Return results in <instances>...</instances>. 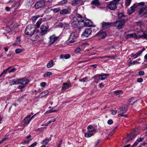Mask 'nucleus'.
Wrapping results in <instances>:
<instances>
[{
    "mask_svg": "<svg viewBox=\"0 0 147 147\" xmlns=\"http://www.w3.org/2000/svg\"><path fill=\"white\" fill-rule=\"evenodd\" d=\"M126 38L127 39L129 38H134L135 39L138 40L140 38L142 39H147V34H144L142 35H139L138 36L136 33L127 34L126 36Z\"/></svg>",
    "mask_w": 147,
    "mask_h": 147,
    "instance_id": "obj_1",
    "label": "nucleus"
},
{
    "mask_svg": "<svg viewBox=\"0 0 147 147\" xmlns=\"http://www.w3.org/2000/svg\"><path fill=\"white\" fill-rule=\"evenodd\" d=\"M121 0H113L107 5V8L111 10L114 11L117 8V5Z\"/></svg>",
    "mask_w": 147,
    "mask_h": 147,
    "instance_id": "obj_2",
    "label": "nucleus"
},
{
    "mask_svg": "<svg viewBox=\"0 0 147 147\" xmlns=\"http://www.w3.org/2000/svg\"><path fill=\"white\" fill-rule=\"evenodd\" d=\"M36 28L32 25H28L26 28L25 33L26 35L32 36L35 31Z\"/></svg>",
    "mask_w": 147,
    "mask_h": 147,
    "instance_id": "obj_3",
    "label": "nucleus"
},
{
    "mask_svg": "<svg viewBox=\"0 0 147 147\" xmlns=\"http://www.w3.org/2000/svg\"><path fill=\"white\" fill-rule=\"evenodd\" d=\"M125 20L123 19L117 20L114 22V25L119 29H121L125 23Z\"/></svg>",
    "mask_w": 147,
    "mask_h": 147,
    "instance_id": "obj_4",
    "label": "nucleus"
},
{
    "mask_svg": "<svg viewBox=\"0 0 147 147\" xmlns=\"http://www.w3.org/2000/svg\"><path fill=\"white\" fill-rule=\"evenodd\" d=\"M80 23L81 22L80 21V20H78L77 18L75 17L71 20L70 22V23L71 25L74 28L78 27Z\"/></svg>",
    "mask_w": 147,
    "mask_h": 147,
    "instance_id": "obj_5",
    "label": "nucleus"
},
{
    "mask_svg": "<svg viewBox=\"0 0 147 147\" xmlns=\"http://www.w3.org/2000/svg\"><path fill=\"white\" fill-rule=\"evenodd\" d=\"M119 116L121 117L125 116L126 117H127V116L126 115H124V113H126L127 110V107L126 105H123L121 107L120 109Z\"/></svg>",
    "mask_w": 147,
    "mask_h": 147,
    "instance_id": "obj_6",
    "label": "nucleus"
},
{
    "mask_svg": "<svg viewBox=\"0 0 147 147\" xmlns=\"http://www.w3.org/2000/svg\"><path fill=\"white\" fill-rule=\"evenodd\" d=\"M80 21L82 23H83V24H82L84 25V26L90 27L92 26V22L89 19H80Z\"/></svg>",
    "mask_w": 147,
    "mask_h": 147,
    "instance_id": "obj_7",
    "label": "nucleus"
},
{
    "mask_svg": "<svg viewBox=\"0 0 147 147\" xmlns=\"http://www.w3.org/2000/svg\"><path fill=\"white\" fill-rule=\"evenodd\" d=\"M147 6L142 7L139 10V13L141 16L145 17L147 15Z\"/></svg>",
    "mask_w": 147,
    "mask_h": 147,
    "instance_id": "obj_8",
    "label": "nucleus"
},
{
    "mask_svg": "<svg viewBox=\"0 0 147 147\" xmlns=\"http://www.w3.org/2000/svg\"><path fill=\"white\" fill-rule=\"evenodd\" d=\"M109 76V74H103L101 75L100 74H97L94 77L95 78H98L99 80H103L105 79Z\"/></svg>",
    "mask_w": 147,
    "mask_h": 147,
    "instance_id": "obj_9",
    "label": "nucleus"
},
{
    "mask_svg": "<svg viewBox=\"0 0 147 147\" xmlns=\"http://www.w3.org/2000/svg\"><path fill=\"white\" fill-rule=\"evenodd\" d=\"M77 38V35L74 32H72L69 36L68 39V41L70 42H74L76 41Z\"/></svg>",
    "mask_w": 147,
    "mask_h": 147,
    "instance_id": "obj_10",
    "label": "nucleus"
},
{
    "mask_svg": "<svg viewBox=\"0 0 147 147\" xmlns=\"http://www.w3.org/2000/svg\"><path fill=\"white\" fill-rule=\"evenodd\" d=\"M45 2L44 0L37 1L35 4L34 6L36 9L40 8L45 5Z\"/></svg>",
    "mask_w": 147,
    "mask_h": 147,
    "instance_id": "obj_11",
    "label": "nucleus"
},
{
    "mask_svg": "<svg viewBox=\"0 0 147 147\" xmlns=\"http://www.w3.org/2000/svg\"><path fill=\"white\" fill-rule=\"evenodd\" d=\"M59 38V36H56L55 34L51 36L49 38V44L50 45H52Z\"/></svg>",
    "mask_w": 147,
    "mask_h": 147,
    "instance_id": "obj_12",
    "label": "nucleus"
},
{
    "mask_svg": "<svg viewBox=\"0 0 147 147\" xmlns=\"http://www.w3.org/2000/svg\"><path fill=\"white\" fill-rule=\"evenodd\" d=\"M91 33L92 30L90 28H86L83 32L82 36H83L86 37H88L91 35Z\"/></svg>",
    "mask_w": 147,
    "mask_h": 147,
    "instance_id": "obj_13",
    "label": "nucleus"
},
{
    "mask_svg": "<svg viewBox=\"0 0 147 147\" xmlns=\"http://www.w3.org/2000/svg\"><path fill=\"white\" fill-rule=\"evenodd\" d=\"M19 84L25 85L28 84L30 82L29 80L25 78H18Z\"/></svg>",
    "mask_w": 147,
    "mask_h": 147,
    "instance_id": "obj_14",
    "label": "nucleus"
},
{
    "mask_svg": "<svg viewBox=\"0 0 147 147\" xmlns=\"http://www.w3.org/2000/svg\"><path fill=\"white\" fill-rule=\"evenodd\" d=\"M137 7V6L136 4H134L133 6H131L128 10L127 13L129 15H131L135 11V9Z\"/></svg>",
    "mask_w": 147,
    "mask_h": 147,
    "instance_id": "obj_15",
    "label": "nucleus"
},
{
    "mask_svg": "<svg viewBox=\"0 0 147 147\" xmlns=\"http://www.w3.org/2000/svg\"><path fill=\"white\" fill-rule=\"evenodd\" d=\"M41 33L42 35H44L47 33L48 28L45 26H42L40 28Z\"/></svg>",
    "mask_w": 147,
    "mask_h": 147,
    "instance_id": "obj_16",
    "label": "nucleus"
},
{
    "mask_svg": "<svg viewBox=\"0 0 147 147\" xmlns=\"http://www.w3.org/2000/svg\"><path fill=\"white\" fill-rule=\"evenodd\" d=\"M96 35L97 36H98L100 38L102 39L105 38L107 34L104 32L100 31Z\"/></svg>",
    "mask_w": 147,
    "mask_h": 147,
    "instance_id": "obj_17",
    "label": "nucleus"
},
{
    "mask_svg": "<svg viewBox=\"0 0 147 147\" xmlns=\"http://www.w3.org/2000/svg\"><path fill=\"white\" fill-rule=\"evenodd\" d=\"M136 135L137 134L133 132L129 134L128 135L127 138L128 141L127 142V143L129 141L131 140L133 138L135 137Z\"/></svg>",
    "mask_w": 147,
    "mask_h": 147,
    "instance_id": "obj_18",
    "label": "nucleus"
},
{
    "mask_svg": "<svg viewBox=\"0 0 147 147\" xmlns=\"http://www.w3.org/2000/svg\"><path fill=\"white\" fill-rule=\"evenodd\" d=\"M9 83L11 85L15 84H19L18 78L11 80L9 81Z\"/></svg>",
    "mask_w": 147,
    "mask_h": 147,
    "instance_id": "obj_19",
    "label": "nucleus"
},
{
    "mask_svg": "<svg viewBox=\"0 0 147 147\" xmlns=\"http://www.w3.org/2000/svg\"><path fill=\"white\" fill-rule=\"evenodd\" d=\"M34 116H32L30 118V115H29L27 116L24 119V123L25 124H28L31 120L33 117Z\"/></svg>",
    "mask_w": 147,
    "mask_h": 147,
    "instance_id": "obj_20",
    "label": "nucleus"
},
{
    "mask_svg": "<svg viewBox=\"0 0 147 147\" xmlns=\"http://www.w3.org/2000/svg\"><path fill=\"white\" fill-rule=\"evenodd\" d=\"M111 24L112 23L110 22H105L102 24V27L104 29L108 28L111 26Z\"/></svg>",
    "mask_w": 147,
    "mask_h": 147,
    "instance_id": "obj_21",
    "label": "nucleus"
},
{
    "mask_svg": "<svg viewBox=\"0 0 147 147\" xmlns=\"http://www.w3.org/2000/svg\"><path fill=\"white\" fill-rule=\"evenodd\" d=\"M144 139V138H140L138 139L131 147H134L136 146L139 142H142Z\"/></svg>",
    "mask_w": 147,
    "mask_h": 147,
    "instance_id": "obj_22",
    "label": "nucleus"
},
{
    "mask_svg": "<svg viewBox=\"0 0 147 147\" xmlns=\"http://www.w3.org/2000/svg\"><path fill=\"white\" fill-rule=\"evenodd\" d=\"M70 57V55L69 54H66L65 55L61 54L60 55L59 58L60 59H66L69 58Z\"/></svg>",
    "mask_w": 147,
    "mask_h": 147,
    "instance_id": "obj_23",
    "label": "nucleus"
},
{
    "mask_svg": "<svg viewBox=\"0 0 147 147\" xmlns=\"http://www.w3.org/2000/svg\"><path fill=\"white\" fill-rule=\"evenodd\" d=\"M91 4L95 5L98 7H100V3L98 0H94L91 2Z\"/></svg>",
    "mask_w": 147,
    "mask_h": 147,
    "instance_id": "obj_24",
    "label": "nucleus"
},
{
    "mask_svg": "<svg viewBox=\"0 0 147 147\" xmlns=\"http://www.w3.org/2000/svg\"><path fill=\"white\" fill-rule=\"evenodd\" d=\"M87 129L89 132L92 133H94V129L93 127L91 125H88V127Z\"/></svg>",
    "mask_w": 147,
    "mask_h": 147,
    "instance_id": "obj_25",
    "label": "nucleus"
},
{
    "mask_svg": "<svg viewBox=\"0 0 147 147\" xmlns=\"http://www.w3.org/2000/svg\"><path fill=\"white\" fill-rule=\"evenodd\" d=\"M51 140V138H47L45 140H43V142L42 143V144H44L43 145L46 146L48 143Z\"/></svg>",
    "mask_w": 147,
    "mask_h": 147,
    "instance_id": "obj_26",
    "label": "nucleus"
},
{
    "mask_svg": "<svg viewBox=\"0 0 147 147\" xmlns=\"http://www.w3.org/2000/svg\"><path fill=\"white\" fill-rule=\"evenodd\" d=\"M30 36V39L32 41L36 40L39 37L38 36L35 34H33L32 36Z\"/></svg>",
    "mask_w": 147,
    "mask_h": 147,
    "instance_id": "obj_27",
    "label": "nucleus"
},
{
    "mask_svg": "<svg viewBox=\"0 0 147 147\" xmlns=\"http://www.w3.org/2000/svg\"><path fill=\"white\" fill-rule=\"evenodd\" d=\"M70 86V84L64 83L63 85L62 89V90H65L69 88Z\"/></svg>",
    "mask_w": 147,
    "mask_h": 147,
    "instance_id": "obj_28",
    "label": "nucleus"
},
{
    "mask_svg": "<svg viewBox=\"0 0 147 147\" xmlns=\"http://www.w3.org/2000/svg\"><path fill=\"white\" fill-rule=\"evenodd\" d=\"M69 12L68 10L67 9H64L61 10L60 12L61 15H64L68 13Z\"/></svg>",
    "mask_w": 147,
    "mask_h": 147,
    "instance_id": "obj_29",
    "label": "nucleus"
},
{
    "mask_svg": "<svg viewBox=\"0 0 147 147\" xmlns=\"http://www.w3.org/2000/svg\"><path fill=\"white\" fill-rule=\"evenodd\" d=\"M54 65V63L53 60L50 61L47 64V67L48 68L51 67Z\"/></svg>",
    "mask_w": 147,
    "mask_h": 147,
    "instance_id": "obj_30",
    "label": "nucleus"
},
{
    "mask_svg": "<svg viewBox=\"0 0 147 147\" xmlns=\"http://www.w3.org/2000/svg\"><path fill=\"white\" fill-rule=\"evenodd\" d=\"M49 91L47 90H45L42 92L40 94V96L42 97L46 96L49 93Z\"/></svg>",
    "mask_w": 147,
    "mask_h": 147,
    "instance_id": "obj_31",
    "label": "nucleus"
},
{
    "mask_svg": "<svg viewBox=\"0 0 147 147\" xmlns=\"http://www.w3.org/2000/svg\"><path fill=\"white\" fill-rule=\"evenodd\" d=\"M114 92L117 97H120L119 94L122 93V91L121 90H117L115 91Z\"/></svg>",
    "mask_w": 147,
    "mask_h": 147,
    "instance_id": "obj_32",
    "label": "nucleus"
},
{
    "mask_svg": "<svg viewBox=\"0 0 147 147\" xmlns=\"http://www.w3.org/2000/svg\"><path fill=\"white\" fill-rule=\"evenodd\" d=\"M140 62H138L137 60H135L133 61H131L129 63V66H130L132 65H134L136 63L139 64Z\"/></svg>",
    "mask_w": 147,
    "mask_h": 147,
    "instance_id": "obj_33",
    "label": "nucleus"
},
{
    "mask_svg": "<svg viewBox=\"0 0 147 147\" xmlns=\"http://www.w3.org/2000/svg\"><path fill=\"white\" fill-rule=\"evenodd\" d=\"M94 134V133H92L88 131V132H86L85 134V136L86 138H89L91 137Z\"/></svg>",
    "mask_w": 147,
    "mask_h": 147,
    "instance_id": "obj_34",
    "label": "nucleus"
},
{
    "mask_svg": "<svg viewBox=\"0 0 147 147\" xmlns=\"http://www.w3.org/2000/svg\"><path fill=\"white\" fill-rule=\"evenodd\" d=\"M52 75V73L51 72H46L44 74V76L45 77H49L50 76Z\"/></svg>",
    "mask_w": 147,
    "mask_h": 147,
    "instance_id": "obj_35",
    "label": "nucleus"
},
{
    "mask_svg": "<svg viewBox=\"0 0 147 147\" xmlns=\"http://www.w3.org/2000/svg\"><path fill=\"white\" fill-rule=\"evenodd\" d=\"M58 110V109H52L50 110H48L45 113H51L52 112H54L57 111Z\"/></svg>",
    "mask_w": 147,
    "mask_h": 147,
    "instance_id": "obj_36",
    "label": "nucleus"
},
{
    "mask_svg": "<svg viewBox=\"0 0 147 147\" xmlns=\"http://www.w3.org/2000/svg\"><path fill=\"white\" fill-rule=\"evenodd\" d=\"M131 0H126L125 4L126 7H128L130 5Z\"/></svg>",
    "mask_w": 147,
    "mask_h": 147,
    "instance_id": "obj_37",
    "label": "nucleus"
},
{
    "mask_svg": "<svg viewBox=\"0 0 147 147\" xmlns=\"http://www.w3.org/2000/svg\"><path fill=\"white\" fill-rule=\"evenodd\" d=\"M42 22V20L41 19H39L36 23V26L37 28H39Z\"/></svg>",
    "mask_w": 147,
    "mask_h": 147,
    "instance_id": "obj_38",
    "label": "nucleus"
},
{
    "mask_svg": "<svg viewBox=\"0 0 147 147\" xmlns=\"http://www.w3.org/2000/svg\"><path fill=\"white\" fill-rule=\"evenodd\" d=\"M80 2V0H74L73 3H72L73 5H76Z\"/></svg>",
    "mask_w": 147,
    "mask_h": 147,
    "instance_id": "obj_39",
    "label": "nucleus"
},
{
    "mask_svg": "<svg viewBox=\"0 0 147 147\" xmlns=\"http://www.w3.org/2000/svg\"><path fill=\"white\" fill-rule=\"evenodd\" d=\"M9 138L8 136L6 135L0 141V144L5 141Z\"/></svg>",
    "mask_w": 147,
    "mask_h": 147,
    "instance_id": "obj_40",
    "label": "nucleus"
},
{
    "mask_svg": "<svg viewBox=\"0 0 147 147\" xmlns=\"http://www.w3.org/2000/svg\"><path fill=\"white\" fill-rule=\"evenodd\" d=\"M40 16H39L33 17L32 19L33 22H35L37 19Z\"/></svg>",
    "mask_w": 147,
    "mask_h": 147,
    "instance_id": "obj_41",
    "label": "nucleus"
},
{
    "mask_svg": "<svg viewBox=\"0 0 147 147\" xmlns=\"http://www.w3.org/2000/svg\"><path fill=\"white\" fill-rule=\"evenodd\" d=\"M76 16L78 17V18H80L81 19H84L85 18V16H82L81 15L77 13L76 14Z\"/></svg>",
    "mask_w": 147,
    "mask_h": 147,
    "instance_id": "obj_42",
    "label": "nucleus"
},
{
    "mask_svg": "<svg viewBox=\"0 0 147 147\" xmlns=\"http://www.w3.org/2000/svg\"><path fill=\"white\" fill-rule=\"evenodd\" d=\"M22 51V50L20 49H17L15 50V52L16 53L18 54L21 53Z\"/></svg>",
    "mask_w": 147,
    "mask_h": 147,
    "instance_id": "obj_43",
    "label": "nucleus"
},
{
    "mask_svg": "<svg viewBox=\"0 0 147 147\" xmlns=\"http://www.w3.org/2000/svg\"><path fill=\"white\" fill-rule=\"evenodd\" d=\"M81 48H80V47H78L77 48H76L75 49V52L76 53H79L80 51Z\"/></svg>",
    "mask_w": 147,
    "mask_h": 147,
    "instance_id": "obj_44",
    "label": "nucleus"
},
{
    "mask_svg": "<svg viewBox=\"0 0 147 147\" xmlns=\"http://www.w3.org/2000/svg\"><path fill=\"white\" fill-rule=\"evenodd\" d=\"M137 6H144L145 5V3L144 2H142L136 4Z\"/></svg>",
    "mask_w": 147,
    "mask_h": 147,
    "instance_id": "obj_45",
    "label": "nucleus"
},
{
    "mask_svg": "<svg viewBox=\"0 0 147 147\" xmlns=\"http://www.w3.org/2000/svg\"><path fill=\"white\" fill-rule=\"evenodd\" d=\"M60 11V9L59 8H54L53 9V12L55 13H57Z\"/></svg>",
    "mask_w": 147,
    "mask_h": 147,
    "instance_id": "obj_46",
    "label": "nucleus"
},
{
    "mask_svg": "<svg viewBox=\"0 0 147 147\" xmlns=\"http://www.w3.org/2000/svg\"><path fill=\"white\" fill-rule=\"evenodd\" d=\"M20 41V39L19 38H18L17 40L16 41V42L14 43H13V45L15 46L17 45H18V43Z\"/></svg>",
    "mask_w": 147,
    "mask_h": 147,
    "instance_id": "obj_47",
    "label": "nucleus"
},
{
    "mask_svg": "<svg viewBox=\"0 0 147 147\" xmlns=\"http://www.w3.org/2000/svg\"><path fill=\"white\" fill-rule=\"evenodd\" d=\"M118 16L119 18H121L122 17H125V16L123 14L121 13H119Z\"/></svg>",
    "mask_w": 147,
    "mask_h": 147,
    "instance_id": "obj_48",
    "label": "nucleus"
},
{
    "mask_svg": "<svg viewBox=\"0 0 147 147\" xmlns=\"http://www.w3.org/2000/svg\"><path fill=\"white\" fill-rule=\"evenodd\" d=\"M142 52H140L139 53L138 52L136 54V56L135 57L134 59H136V58H137V57L140 56H141V55L142 54Z\"/></svg>",
    "mask_w": 147,
    "mask_h": 147,
    "instance_id": "obj_49",
    "label": "nucleus"
},
{
    "mask_svg": "<svg viewBox=\"0 0 147 147\" xmlns=\"http://www.w3.org/2000/svg\"><path fill=\"white\" fill-rule=\"evenodd\" d=\"M80 47L82 49H83L85 48V44L84 43H82L80 45Z\"/></svg>",
    "mask_w": 147,
    "mask_h": 147,
    "instance_id": "obj_50",
    "label": "nucleus"
},
{
    "mask_svg": "<svg viewBox=\"0 0 147 147\" xmlns=\"http://www.w3.org/2000/svg\"><path fill=\"white\" fill-rule=\"evenodd\" d=\"M67 0H63V1L60 2V4L61 5H63L64 4L67 3Z\"/></svg>",
    "mask_w": 147,
    "mask_h": 147,
    "instance_id": "obj_51",
    "label": "nucleus"
},
{
    "mask_svg": "<svg viewBox=\"0 0 147 147\" xmlns=\"http://www.w3.org/2000/svg\"><path fill=\"white\" fill-rule=\"evenodd\" d=\"M88 79L87 77H85L84 78L82 79H81L80 80V81L81 82H85L86 81V80Z\"/></svg>",
    "mask_w": 147,
    "mask_h": 147,
    "instance_id": "obj_52",
    "label": "nucleus"
},
{
    "mask_svg": "<svg viewBox=\"0 0 147 147\" xmlns=\"http://www.w3.org/2000/svg\"><path fill=\"white\" fill-rule=\"evenodd\" d=\"M20 5V4L19 3H17L14 5V7L16 8L17 9L19 7Z\"/></svg>",
    "mask_w": 147,
    "mask_h": 147,
    "instance_id": "obj_53",
    "label": "nucleus"
},
{
    "mask_svg": "<svg viewBox=\"0 0 147 147\" xmlns=\"http://www.w3.org/2000/svg\"><path fill=\"white\" fill-rule=\"evenodd\" d=\"M16 70V69L15 68H13L10 70L8 71V73H10L11 72H13Z\"/></svg>",
    "mask_w": 147,
    "mask_h": 147,
    "instance_id": "obj_54",
    "label": "nucleus"
},
{
    "mask_svg": "<svg viewBox=\"0 0 147 147\" xmlns=\"http://www.w3.org/2000/svg\"><path fill=\"white\" fill-rule=\"evenodd\" d=\"M113 121L112 119H109L107 121V123L109 125H111L113 124Z\"/></svg>",
    "mask_w": 147,
    "mask_h": 147,
    "instance_id": "obj_55",
    "label": "nucleus"
},
{
    "mask_svg": "<svg viewBox=\"0 0 147 147\" xmlns=\"http://www.w3.org/2000/svg\"><path fill=\"white\" fill-rule=\"evenodd\" d=\"M46 85H47L46 83L45 82H42L40 83L41 86L43 87H45V86H46Z\"/></svg>",
    "mask_w": 147,
    "mask_h": 147,
    "instance_id": "obj_56",
    "label": "nucleus"
},
{
    "mask_svg": "<svg viewBox=\"0 0 147 147\" xmlns=\"http://www.w3.org/2000/svg\"><path fill=\"white\" fill-rule=\"evenodd\" d=\"M143 81V79L141 78H138L137 79V81L138 82H141Z\"/></svg>",
    "mask_w": 147,
    "mask_h": 147,
    "instance_id": "obj_57",
    "label": "nucleus"
},
{
    "mask_svg": "<svg viewBox=\"0 0 147 147\" xmlns=\"http://www.w3.org/2000/svg\"><path fill=\"white\" fill-rule=\"evenodd\" d=\"M37 144V142H35L33 144L29 146L28 147H34Z\"/></svg>",
    "mask_w": 147,
    "mask_h": 147,
    "instance_id": "obj_58",
    "label": "nucleus"
},
{
    "mask_svg": "<svg viewBox=\"0 0 147 147\" xmlns=\"http://www.w3.org/2000/svg\"><path fill=\"white\" fill-rule=\"evenodd\" d=\"M138 74L140 76L143 75H144V73L143 71H141L139 72Z\"/></svg>",
    "mask_w": 147,
    "mask_h": 147,
    "instance_id": "obj_59",
    "label": "nucleus"
},
{
    "mask_svg": "<svg viewBox=\"0 0 147 147\" xmlns=\"http://www.w3.org/2000/svg\"><path fill=\"white\" fill-rule=\"evenodd\" d=\"M55 121V119H52L51 120L48 121V123H49H49H50L52 122H54Z\"/></svg>",
    "mask_w": 147,
    "mask_h": 147,
    "instance_id": "obj_60",
    "label": "nucleus"
},
{
    "mask_svg": "<svg viewBox=\"0 0 147 147\" xmlns=\"http://www.w3.org/2000/svg\"><path fill=\"white\" fill-rule=\"evenodd\" d=\"M59 26L61 28H62L63 27L64 24L62 22H60L59 24Z\"/></svg>",
    "mask_w": 147,
    "mask_h": 147,
    "instance_id": "obj_61",
    "label": "nucleus"
},
{
    "mask_svg": "<svg viewBox=\"0 0 147 147\" xmlns=\"http://www.w3.org/2000/svg\"><path fill=\"white\" fill-rule=\"evenodd\" d=\"M115 129H113L111 132L110 133H109V136H112L113 134L115 132Z\"/></svg>",
    "mask_w": 147,
    "mask_h": 147,
    "instance_id": "obj_62",
    "label": "nucleus"
},
{
    "mask_svg": "<svg viewBox=\"0 0 147 147\" xmlns=\"http://www.w3.org/2000/svg\"><path fill=\"white\" fill-rule=\"evenodd\" d=\"M99 86L100 88H103L104 86V85L102 83H101L99 84Z\"/></svg>",
    "mask_w": 147,
    "mask_h": 147,
    "instance_id": "obj_63",
    "label": "nucleus"
},
{
    "mask_svg": "<svg viewBox=\"0 0 147 147\" xmlns=\"http://www.w3.org/2000/svg\"><path fill=\"white\" fill-rule=\"evenodd\" d=\"M144 62L147 61V54H146L144 57Z\"/></svg>",
    "mask_w": 147,
    "mask_h": 147,
    "instance_id": "obj_64",
    "label": "nucleus"
}]
</instances>
